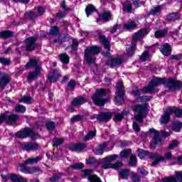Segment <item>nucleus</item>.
<instances>
[{
	"mask_svg": "<svg viewBox=\"0 0 182 182\" xmlns=\"http://www.w3.org/2000/svg\"><path fill=\"white\" fill-rule=\"evenodd\" d=\"M164 85L166 87H169L171 90H178L182 86V82L177 81L174 79L166 80L161 77H155L149 83V85L142 89V93H154L156 87Z\"/></svg>",
	"mask_w": 182,
	"mask_h": 182,
	"instance_id": "nucleus-1",
	"label": "nucleus"
},
{
	"mask_svg": "<svg viewBox=\"0 0 182 182\" xmlns=\"http://www.w3.org/2000/svg\"><path fill=\"white\" fill-rule=\"evenodd\" d=\"M42 155L36 156L35 158H28L24 164H21L20 170L22 173H25V174H33L35 173H41V168L38 167H26L28 164H36V163H39L41 160H42Z\"/></svg>",
	"mask_w": 182,
	"mask_h": 182,
	"instance_id": "nucleus-2",
	"label": "nucleus"
},
{
	"mask_svg": "<svg viewBox=\"0 0 182 182\" xmlns=\"http://www.w3.org/2000/svg\"><path fill=\"white\" fill-rule=\"evenodd\" d=\"M119 159V155L117 154H112L101 160V168L105 170H107V168H113L114 170H119L120 167L123 166L122 161H117L115 164H112V161H115Z\"/></svg>",
	"mask_w": 182,
	"mask_h": 182,
	"instance_id": "nucleus-3",
	"label": "nucleus"
},
{
	"mask_svg": "<svg viewBox=\"0 0 182 182\" xmlns=\"http://www.w3.org/2000/svg\"><path fill=\"white\" fill-rule=\"evenodd\" d=\"M138 156L141 160L152 159V160H154V162L151 164L153 167L156 164H159V163L164 161V157L159 155L158 154L149 152L143 149H138Z\"/></svg>",
	"mask_w": 182,
	"mask_h": 182,
	"instance_id": "nucleus-4",
	"label": "nucleus"
},
{
	"mask_svg": "<svg viewBox=\"0 0 182 182\" xmlns=\"http://www.w3.org/2000/svg\"><path fill=\"white\" fill-rule=\"evenodd\" d=\"M149 32H150V29L145 28L134 34L132 46L127 50V56H133L134 55V50H136V41H137V39H141L143 36H146V35H148Z\"/></svg>",
	"mask_w": 182,
	"mask_h": 182,
	"instance_id": "nucleus-5",
	"label": "nucleus"
},
{
	"mask_svg": "<svg viewBox=\"0 0 182 182\" xmlns=\"http://www.w3.org/2000/svg\"><path fill=\"white\" fill-rule=\"evenodd\" d=\"M132 109L134 113H137L134 114V118L136 120L140 123H143L144 117H146L147 113H149V110L147 109V104L134 105Z\"/></svg>",
	"mask_w": 182,
	"mask_h": 182,
	"instance_id": "nucleus-6",
	"label": "nucleus"
},
{
	"mask_svg": "<svg viewBox=\"0 0 182 182\" xmlns=\"http://www.w3.org/2000/svg\"><path fill=\"white\" fill-rule=\"evenodd\" d=\"M107 95V91L105 89H97L96 92L92 96V102L97 106H104L105 103L107 102V100L105 99Z\"/></svg>",
	"mask_w": 182,
	"mask_h": 182,
	"instance_id": "nucleus-7",
	"label": "nucleus"
},
{
	"mask_svg": "<svg viewBox=\"0 0 182 182\" xmlns=\"http://www.w3.org/2000/svg\"><path fill=\"white\" fill-rule=\"evenodd\" d=\"M100 52V48L96 46L87 47L85 50V59L89 65L94 63L96 58L95 56Z\"/></svg>",
	"mask_w": 182,
	"mask_h": 182,
	"instance_id": "nucleus-8",
	"label": "nucleus"
},
{
	"mask_svg": "<svg viewBox=\"0 0 182 182\" xmlns=\"http://www.w3.org/2000/svg\"><path fill=\"white\" fill-rule=\"evenodd\" d=\"M116 94L114 102L119 106L124 102V86H123V81L122 80H119L117 83Z\"/></svg>",
	"mask_w": 182,
	"mask_h": 182,
	"instance_id": "nucleus-9",
	"label": "nucleus"
},
{
	"mask_svg": "<svg viewBox=\"0 0 182 182\" xmlns=\"http://www.w3.org/2000/svg\"><path fill=\"white\" fill-rule=\"evenodd\" d=\"M18 119H19V116L7 112L0 116V124H2L4 122L9 124L15 123Z\"/></svg>",
	"mask_w": 182,
	"mask_h": 182,
	"instance_id": "nucleus-10",
	"label": "nucleus"
},
{
	"mask_svg": "<svg viewBox=\"0 0 182 182\" xmlns=\"http://www.w3.org/2000/svg\"><path fill=\"white\" fill-rule=\"evenodd\" d=\"M1 176L3 182H8V180H11L12 182H28V179L26 178L14 173H9L6 176L1 174Z\"/></svg>",
	"mask_w": 182,
	"mask_h": 182,
	"instance_id": "nucleus-11",
	"label": "nucleus"
},
{
	"mask_svg": "<svg viewBox=\"0 0 182 182\" xmlns=\"http://www.w3.org/2000/svg\"><path fill=\"white\" fill-rule=\"evenodd\" d=\"M149 132L150 134H154V139L152 142L150 144L151 149H156V146H161L163 141L160 137H159L160 132L154 128L150 129Z\"/></svg>",
	"mask_w": 182,
	"mask_h": 182,
	"instance_id": "nucleus-12",
	"label": "nucleus"
},
{
	"mask_svg": "<svg viewBox=\"0 0 182 182\" xmlns=\"http://www.w3.org/2000/svg\"><path fill=\"white\" fill-rule=\"evenodd\" d=\"M34 132L32 129L26 127L23 131H19L16 133V137L18 139H26V137H31V139H35Z\"/></svg>",
	"mask_w": 182,
	"mask_h": 182,
	"instance_id": "nucleus-13",
	"label": "nucleus"
},
{
	"mask_svg": "<svg viewBox=\"0 0 182 182\" xmlns=\"http://www.w3.org/2000/svg\"><path fill=\"white\" fill-rule=\"evenodd\" d=\"M92 173H93V170L92 169L82 170V176L83 177V178H85V177H88V180L90 182H102V181L99 177H97V176L96 175L90 176Z\"/></svg>",
	"mask_w": 182,
	"mask_h": 182,
	"instance_id": "nucleus-14",
	"label": "nucleus"
},
{
	"mask_svg": "<svg viewBox=\"0 0 182 182\" xmlns=\"http://www.w3.org/2000/svg\"><path fill=\"white\" fill-rule=\"evenodd\" d=\"M182 182V171H176L175 176H171L166 178L162 179L161 182Z\"/></svg>",
	"mask_w": 182,
	"mask_h": 182,
	"instance_id": "nucleus-15",
	"label": "nucleus"
},
{
	"mask_svg": "<svg viewBox=\"0 0 182 182\" xmlns=\"http://www.w3.org/2000/svg\"><path fill=\"white\" fill-rule=\"evenodd\" d=\"M35 42H36V38L34 37H29L28 38L26 39L24 46L26 50H33L36 46Z\"/></svg>",
	"mask_w": 182,
	"mask_h": 182,
	"instance_id": "nucleus-16",
	"label": "nucleus"
},
{
	"mask_svg": "<svg viewBox=\"0 0 182 182\" xmlns=\"http://www.w3.org/2000/svg\"><path fill=\"white\" fill-rule=\"evenodd\" d=\"M59 77H60V73L58 70H52L48 75V80L52 83H56Z\"/></svg>",
	"mask_w": 182,
	"mask_h": 182,
	"instance_id": "nucleus-17",
	"label": "nucleus"
},
{
	"mask_svg": "<svg viewBox=\"0 0 182 182\" xmlns=\"http://www.w3.org/2000/svg\"><path fill=\"white\" fill-rule=\"evenodd\" d=\"M0 86L2 87V89H4L5 86L8 85V83H10L11 76L2 72H0Z\"/></svg>",
	"mask_w": 182,
	"mask_h": 182,
	"instance_id": "nucleus-18",
	"label": "nucleus"
},
{
	"mask_svg": "<svg viewBox=\"0 0 182 182\" xmlns=\"http://www.w3.org/2000/svg\"><path fill=\"white\" fill-rule=\"evenodd\" d=\"M121 4H122V9L124 12L132 14L133 11V5L132 4V1L128 0H121Z\"/></svg>",
	"mask_w": 182,
	"mask_h": 182,
	"instance_id": "nucleus-19",
	"label": "nucleus"
},
{
	"mask_svg": "<svg viewBox=\"0 0 182 182\" xmlns=\"http://www.w3.org/2000/svg\"><path fill=\"white\" fill-rule=\"evenodd\" d=\"M41 70H42V68L36 67V70L34 71L30 72L28 73L27 80L28 82H31V80L36 79V77H38V76H41Z\"/></svg>",
	"mask_w": 182,
	"mask_h": 182,
	"instance_id": "nucleus-20",
	"label": "nucleus"
},
{
	"mask_svg": "<svg viewBox=\"0 0 182 182\" xmlns=\"http://www.w3.org/2000/svg\"><path fill=\"white\" fill-rule=\"evenodd\" d=\"M123 63V60L121 58H111L107 60V66L109 68H114V66H120Z\"/></svg>",
	"mask_w": 182,
	"mask_h": 182,
	"instance_id": "nucleus-21",
	"label": "nucleus"
},
{
	"mask_svg": "<svg viewBox=\"0 0 182 182\" xmlns=\"http://www.w3.org/2000/svg\"><path fill=\"white\" fill-rule=\"evenodd\" d=\"M112 119V113L110 112H101L97 117L98 122H109Z\"/></svg>",
	"mask_w": 182,
	"mask_h": 182,
	"instance_id": "nucleus-22",
	"label": "nucleus"
},
{
	"mask_svg": "<svg viewBox=\"0 0 182 182\" xmlns=\"http://www.w3.org/2000/svg\"><path fill=\"white\" fill-rule=\"evenodd\" d=\"M107 146H109V142H104L102 144L97 146V147L94 149L95 154L102 156V154L105 153V149L106 147H107Z\"/></svg>",
	"mask_w": 182,
	"mask_h": 182,
	"instance_id": "nucleus-23",
	"label": "nucleus"
},
{
	"mask_svg": "<svg viewBox=\"0 0 182 182\" xmlns=\"http://www.w3.org/2000/svg\"><path fill=\"white\" fill-rule=\"evenodd\" d=\"M38 149V144L35 143L26 142L22 145V149L26 151H31L33 150H36Z\"/></svg>",
	"mask_w": 182,
	"mask_h": 182,
	"instance_id": "nucleus-24",
	"label": "nucleus"
},
{
	"mask_svg": "<svg viewBox=\"0 0 182 182\" xmlns=\"http://www.w3.org/2000/svg\"><path fill=\"white\" fill-rule=\"evenodd\" d=\"M70 150L72 151H77V153H80V151H85L86 150L85 144H76L70 146Z\"/></svg>",
	"mask_w": 182,
	"mask_h": 182,
	"instance_id": "nucleus-25",
	"label": "nucleus"
},
{
	"mask_svg": "<svg viewBox=\"0 0 182 182\" xmlns=\"http://www.w3.org/2000/svg\"><path fill=\"white\" fill-rule=\"evenodd\" d=\"M160 51L164 56H168L171 55V47L168 43H165L160 48Z\"/></svg>",
	"mask_w": 182,
	"mask_h": 182,
	"instance_id": "nucleus-26",
	"label": "nucleus"
},
{
	"mask_svg": "<svg viewBox=\"0 0 182 182\" xmlns=\"http://www.w3.org/2000/svg\"><path fill=\"white\" fill-rule=\"evenodd\" d=\"M113 17L110 11H105L101 15H100V18L104 22H109Z\"/></svg>",
	"mask_w": 182,
	"mask_h": 182,
	"instance_id": "nucleus-27",
	"label": "nucleus"
},
{
	"mask_svg": "<svg viewBox=\"0 0 182 182\" xmlns=\"http://www.w3.org/2000/svg\"><path fill=\"white\" fill-rule=\"evenodd\" d=\"M98 38L100 42H102V43L104 45V48H105V49H107V51H109L110 43L109 42V41H107V39L106 38V36H105L102 34H99Z\"/></svg>",
	"mask_w": 182,
	"mask_h": 182,
	"instance_id": "nucleus-28",
	"label": "nucleus"
},
{
	"mask_svg": "<svg viewBox=\"0 0 182 182\" xmlns=\"http://www.w3.org/2000/svg\"><path fill=\"white\" fill-rule=\"evenodd\" d=\"M167 112L168 113H171V114H174L176 117H182V109L176 107H168Z\"/></svg>",
	"mask_w": 182,
	"mask_h": 182,
	"instance_id": "nucleus-29",
	"label": "nucleus"
},
{
	"mask_svg": "<svg viewBox=\"0 0 182 182\" xmlns=\"http://www.w3.org/2000/svg\"><path fill=\"white\" fill-rule=\"evenodd\" d=\"M170 116H171V113L168 112L166 108L164 116L161 117L160 122L161 123V124H166V123H168L170 122Z\"/></svg>",
	"mask_w": 182,
	"mask_h": 182,
	"instance_id": "nucleus-30",
	"label": "nucleus"
},
{
	"mask_svg": "<svg viewBox=\"0 0 182 182\" xmlns=\"http://www.w3.org/2000/svg\"><path fill=\"white\" fill-rule=\"evenodd\" d=\"M86 102H87V100H86L85 98L78 97L73 100V101L72 102V105L73 106H79L80 105H83V103H86Z\"/></svg>",
	"mask_w": 182,
	"mask_h": 182,
	"instance_id": "nucleus-31",
	"label": "nucleus"
},
{
	"mask_svg": "<svg viewBox=\"0 0 182 182\" xmlns=\"http://www.w3.org/2000/svg\"><path fill=\"white\" fill-rule=\"evenodd\" d=\"M96 137V130L90 131L87 135L84 137L83 141H89V140H93Z\"/></svg>",
	"mask_w": 182,
	"mask_h": 182,
	"instance_id": "nucleus-32",
	"label": "nucleus"
},
{
	"mask_svg": "<svg viewBox=\"0 0 182 182\" xmlns=\"http://www.w3.org/2000/svg\"><path fill=\"white\" fill-rule=\"evenodd\" d=\"M181 127L182 123L179 121H174L172 123V129L173 130V132H176V133H178V132L181 130Z\"/></svg>",
	"mask_w": 182,
	"mask_h": 182,
	"instance_id": "nucleus-33",
	"label": "nucleus"
},
{
	"mask_svg": "<svg viewBox=\"0 0 182 182\" xmlns=\"http://www.w3.org/2000/svg\"><path fill=\"white\" fill-rule=\"evenodd\" d=\"M136 28H137V24L134 21H128L124 24V29H127V31H130Z\"/></svg>",
	"mask_w": 182,
	"mask_h": 182,
	"instance_id": "nucleus-34",
	"label": "nucleus"
},
{
	"mask_svg": "<svg viewBox=\"0 0 182 182\" xmlns=\"http://www.w3.org/2000/svg\"><path fill=\"white\" fill-rule=\"evenodd\" d=\"M14 36V32L9 31H4L0 32V38L2 39H6V38H11Z\"/></svg>",
	"mask_w": 182,
	"mask_h": 182,
	"instance_id": "nucleus-35",
	"label": "nucleus"
},
{
	"mask_svg": "<svg viewBox=\"0 0 182 182\" xmlns=\"http://www.w3.org/2000/svg\"><path fill=\"white\" fill-rule=\"evenodd\" d=\"M179 18H180V16H178V14L172 13L167 16V21H168V22H173L174 21H178Z\"/></svg>",
	"mask_w": 182,
	"mask_h": 182,
	"instance_id": "nucleus-36",
	"label": "nucleus"
},
{
	"mask_svg": "<svg viewBox=\"0 0 182 182\" xmlns=\"http://www.w3.org/2000/svg\"><path fill=\"white\" fill-rule=\"evenodd\" d=\"M86 164H88L89 166H96V164H99V162L95 157L90 156L86 159Z\"/></svg>",
	"mask_w": 182,
	"mask_h": 182,
	"instance_id": "nucleus-37",
	"label": "nucleus"
},
{
	"mask_svg": "<svg viewBox=\"0 0 182 182\" xmlns=\"http://www.w3.org/2000/svg\"><path fill=\"white\" fill-rule=\"evenodd\" d=\"M95 11H96V8H95L93 5H88L85 9V14L87 16L89 17V16L92 15Z\"/></svg>",
	"mask_w": 182,
	"mask_h": 182,
	"instance_id": "nucleus-38",
	"label": "nucleus"
},
{
	"mask_svg": "<svg viewBox=\"0 0 182 182\" xmlns=\"http://www.w3.org/2000/svg\"><path fill=\"white\" fill-rule=\"evenodd\" d=\"M82 120H85V116L81 115V114H77V115L73 116L70 119V122L71 123H75V122H80Z\"/></svg>",
	"mask_w": 182,
	"mask_h": 182,
	"instance_id": "nucleus-39",
	"label": "nucleus"
},
{
	"mask_svg": "<svg viewBox=\"0 0 182 182\" xmlns=\"http://www.w3.org/2000/svg\"><path fill=\"white\" fill-rule=\"evenodd\" d=\"M60 60L63 63H69V60H70V58H69V55H67L66 53H61L60 55Z\"/></svg>",
	"mask_w": 182,
	"mask_h": 182,
	"instance_id": "nucleus-40",
	"label": "nucleus"
},
{
	"mask_svg": "<svg viewBox=\"0 0 182 182\" xmlns=\"http://www.w3.org/2000/svg\"><path fill=\"white\" fill-rule=\"evenodd\" d=\"M132 154V149H124L120 152L119 156L122 159H126V157H129Z\"/></svg>",
	"mask_w": 182,
	"mask_h": 182,
	"instance_id": "nucleus-41",
	"label": "nucleus"
},
{
	"mask_svg": "<svg viewBox=\"0 0 182 182\" xmlns=\"http://www.w3.org/2000/svg\"><path fill=\"white\" fill-rule=\"evenodd\" d=\"M38 65V60L31 59L27 64L26 65V69H29L31 68H35Z\"/></svg>",
	"mask_w": 182,
	"mask_h": 182,
	"instance_id": "nucleus-42",
	"label": "nucleus"
},
{
	"mask_svg": "<svg viewBox=\"0 0 182 182\" xmlns=\"http://www.w3.org/2000/svg\"><path fill=\"white\" fill-rule=\"evenodd\" d=\"M160 12H161V6H157L151 10L149 15H157L158 14H160Z\"/></svg>",
	"mask_w": 182,
	"mask_h": 182,
	"instance_id": "nucleus-43",
	"label": "nucleus"
},
{
	"mask_svg": "<svg viewBox=\"0 0 182 182\" xmlns=\"http://www.w3.org/2000/svg\"><path fill=\"white\" fill-rule=\"evenodd\" d=\"M19 103H26L27 105H31L32 102V98L28 96H24L18 100Z\"/></svg>",
	"mask_w": 182,
	"mask_h": 182,
	"instance_id": "nucleus-44",
	"label": "nucleus"
},
{
	"mask_svg": "<svg viewBox=\"0 0 182 182\" xmlns=\"http://www.w3.org/2000/svg\"><path fill=\"white\" fill-rule=\"evenodd\" d=\"M140 60L142 62H146V60H150V54H149V51L145 50L142 55L140 56Z\"/></svg>",
	"mask_w": 182,
	"mask_h": 182,
	"instance_id": "nucleus-45",
	"label": "nucleus"
},
{
	"mask_svg": "<svg viewBox=\"0 0 182 182\" xmlns=\"http://www.w3.org/2000/svg\"><path fill=\"white\" fill-rule=\"evenodd\" d=\"M46 126L48 129L49 133H52V132L55 130V127H56V125L53 122H47Z\"/></svg>",
	"mask_w": 182,
	"mask_h": 182,
	"instance_id": "nucleus-46",
	"label": "nucleus"
},
{
	"mask_svg": "<svg viewBox=\"0 0 182 182\" xmlns=\"http://www.w3.org/2000/svg\"><path fill=\"white\" fill-rule=\"evenodd\" d=\"M129 111L124 110L121 114H115V120L116 122H119V120H122L123 119V117L126 114H128Z\"/></svg>",
	"mask_w": 182,
	"mask_h": 182,
	"instance_id": "nucleus-47",
	"label": "nucleus"
},
{
	"mask_svg": "<svg viewBox=\"0 0 182 182\" xmlns=\"http://www.w3.org/2000/svg\"><path fill=\"white\" fill-rule=\"evenodd\" d=\"M167 33V29L159 30L155 32V37L163 38Z\"/></svg>",
	"mask_w": 182,
	"mask_h": 182,
	"instance_id": "nucleus-48",
	"label": "nucleus"
},
{
	"mask_svg": "<svg viewBox=\"0 0 182 182\" xmlns=\"http://www.w3.org/2000/svg\"><path fill=\"white\" fill-rule=\"evenodd\" d=\"M15 110L18 113H25L26 112V107L23 105H18L16 106Z\"/></svg>",
	"mask_w": 182,
	"mask_h": 182,
	"instance_id": "nucleus-49",
	"label": "nucleus"
},
{
	"mask_svg": "<svg viewBox=\"0 0 182 182\" xmlns=\"http://www.w3.org/2000/svg\"><path fill=\"white\" fill-rule=\"evenodd\" d=\"M64 140L63 138H55L53 140V147H58V146H60L62 143H63Z\"/></svg>",
	"mask_w": 182,
	"mask_h": 182,
	"instance_id": "nucleus-50",
	"label": "nucleus"
},
{
	"mask_svg": "<svg viewBox=\"0 0 182 182\" xmlns=\"http://www.w3.org/2000/svg\"><path fill=\"white\" fill-rule=\"evenodd\" d=\"M84 166L85 165L82 163L75 164L70 166V168H73V170H80L83 168Z\"/></svg>",
	"mask_w": 182,
	"mask_h": 182,
	"instance_id": "nucleus-51",
	"label": "nucleus"
},
{
	"mask_svg": "<svg viewBox=\"0 0 182 182\" xmlns=\"http://www.w3.org/2000/svg\"><path fill=\"white\" fill-rule=\"evenodd\" d=\"M129 174H130V172L127 169H124L119 172V176L122 178H127Z\"/></svg>",
	"mask_w": 182,
	"mask_h": 182,
	"instance_id": "nucleus-52",
	"label": "nucleus"
},
{
	"mask_svg": "<svg viewBox=\"0 0 182 182\" xmlns=\"http://www.w3.org/2000/svg\"><path fill=\"white\" fill-rule=\"evenodd\" d=\"M49 33L50 35H59V28L56 26H52Z\"/></svg>",
	"mask_w": 182,
	"mask_h": 182,
	"instance_id": "nucleus-53",
	"label": "nucleus"
},
{
	"mask_svg": "<svg viewBox=\"0 0 182 182\" xmlns=\"http://www.w3.org/2000/svg\"><path fill=\"white\" fill-rule=\"evenodd\" d=\"M137 163V157L136 155L131 154L130 160H129V166H134Z\"/></svg>",
	"mask_w": 182,
	"mask_h": 182,
	"instance_id": "nucleus-54",
	"label": "nucleus"
},
{
	"mask_svg": "<svg viewBox=\"0 0 182 182\" xmlns=\"http://www.w3.org/2000/svg\"><path fill=\"white\" fill-rule=\"evenodd\" d=\"M117 31H119V32H122V26H121V25H119V24L115 25V26L112 28L111 32H112V33H114L117 32Z\"/></svg>",
	"mask_w": 182,
	"mask_h": 182,
	"instance_id": "nucleus-55",
	"label": "nucleus"
},
{
	"mask_svg": "<svg viewBox=\"0 0 182 182\" xmlns=\"http://www.w3.org/2000/svg\"><path fill=\"white\" fill-rule=\"evenodd\" d=\"M178 146V141H173L170 144H169V149L171 150H173L174 149H176V147Z\"/></svg>",
	"mask_w": 182,
	"mask_h": 182,
	"instance_id": "nucleus-56",
	"label": "nucleus"
},
{
	"mask_svg": "<svg viewBox=\"0 0 182 182\" xmlns=\"http://www.w3.org/2000/svg\"><path fill=\"white\" fill-rule=\"evenodd\" d=\"M0 63L1 65H11V61L8 58H0Z\"/></svg>",
	"mask_w": 182,
	"mask_h": 182,
	"instance_id": "nucleus-57",
	"label": "nucleus"
},
{
	"mask_svg": "<svg viewBox=\"0 0 182 182\" xmlns=\"http://www.w3.org/2000/svg\"><path fill=\"white\" fill-rule=\"evenodd\" d=\"M75 86H76V82L73 80H71L69 82H68V87L71 90H73V89H75Z\"/></svg>",
	"mask_w": 182,
	"mask_h": 182,
	"instance_id": "nucleus-58",
	"label": "nucleus"
},
{
	"mask_svg": "<svg viewBox=\"0 0 182 182\" xmlns=\"http://www.w3.org/2000/svg\"><path fill=\"white\" fill-rule=\"evenodd\" d=\"M77 46H79V43L76 40H73L71 46L72 50H76L77 49Z\"/></svg>",
	"mask_w": 182,
	"mask_h": 182,
	"instance_id": "nucleus-59",
	"label": "nucleus"
},
{
	"mask_svg": "<svg viewBox=\"0 0 182 182\" xmlns=\"http://www.w3.org/2000/svg\"><path fill=\"white\" fill-rule=\"evenodd\" d=\"M138 173H140L142 176H147V174H149V172H147L144 168H139L138 169Z\"/></svg>",
	"mask_w": 182,
	"mask_h": 182,
	"instance_id": "nucleus-60",
	"label": "nucleus"
},
{
	"mask_svg": "<svg viewBox=\"0 0 182 182\" xmlns=\"http://www.w3.org/2000/svg\"><path fill=\"white\" fill-rule=\"evenodd\" d=\"M132 127L134 132H136L137 133L140 132V127L137 124L136 122H133Z\"/></svg>",
	"mask_w": 182,
	"mask_h": 182,
	"instance_id": "nucleus-61",
	"label": "nucleus"
},
{
	"mask_svg": "<svg viewBox=\"0 0 182 182\" xmlns=\"http://www.w3.org/2000/svg\"><path fill=\"white\" fill-rule=\"evenodd\" d=\"M160 133H161L162 137H168V136H171V132H168L164 130H161L160 132Z\"/></svg>",
	"mask_w": 182,
	"mask_h": 182,
	"instance_id": "nucleus-62",
	"label": "nucleus"
},
{
	"mask_svg": "<svg viewBox=\"0 0 182 182\" xmlns=\"http://www.w3.org/2000/svg\"><path fill=\"white\" fill-rule=\"evenodd\" d=\"M59 178H60V174L54 176L53 177L50 178V181L56 182V181H58V180H59Z\"/></svg>",
	"mask_w": 182,
	"mask_h": 182,
	"instance_id": "nucleus-63",
	"label": "nucleus"
},
{
	"mask_svg": "<svg viewBox=\"0 0 182 182\" xmlns=\"http://www.w3.org/2000/svg\"><path fill=\"white\" fill-rule=\"evenodd\" d=\"M132 180L134 182H140V176H136V174H134V175L132 176Z\"/></svg>",
	"mask_w": 182,
	"mask_h": 182,
	"instance_id": "nucleus-64",
	"label": "nucleus"
}]
</instances>
